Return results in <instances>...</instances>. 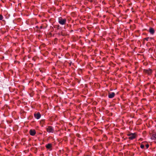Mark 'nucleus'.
I'll return each mask as SVG.
<instances>
[{
	"mask_svg": "<svg viewBox=\"0 0 156 156\" xmlns=\"http://www.w3.org/2000/svg\"><path fill=\"white\" fill-rule=\"evenodd\" d=\"M34 116L37 119H39L41 116V115L39 113L34 114Z\"/></svg>",
	"mask_w": 156,
	"mask_h": 156,
	"instance_id": "5",
	"label": "nucleus"
},
{
	"mask_svg": "<svg viewBox=\"0 0 156 156\" xmlns=\"http://www.w3.org/2000/svg\"><path fill=\"white\" fill-rule=\"evenodd\" d=\"M146 147L147 148L149 147V145L148 144H146Z\"/></svg>",
	"mask_w": 156,
	"mask_h": 156,
	"instance_id": "13",
	"label": "nucleus"
},
{
	"mask_svg": "<svg viewBox=\"0 0 156 156\" xmlns=\"http://www.w3.org/2000/svg\"><path fill=\"white\" fill-rule=\"evenodd\" d=\"M129 139L132 140L136 137V135L135 133H131L129 135Z\"/></svg>",
	"mask_w": 156,
	"mask_h": 156,
	"instance_id": "3",
	"label": "nucleus"
},
{
	"mask_svg": "<svg viewBox=\"0 0 156 156\" xmlns=\"http://www.w3.org/2000/svg\"><path fill=\"white\" fill-rule=\"evenodd\" d=\"M66 21V19H63L62 17H59L58 18V23L61 25L65 24Z\"/></svg>",
	"mask_w": 156,
	"mask_h": 156,
	"instance_id": "1",
	"label": "nucleus"
},
{
	"mask_svg": "<svg viewBox=\"0 0 156 156\" xmlns=\"http://www.w3.org/2000/svg\"><path fill=\"white\" fill-rule=\"evenodd\" d=\"M151 138L154 140H156V133L153 135Z\"/></svg>",
	"mask_w": 156,
	"mask_h": 156,
	"instance_id": "9",
	"label": "nucleus"
},
{
	"mask_svg": "<svg viewBox=\"0 0 156 156\" xmlns=\"http://www.w3.org/2000/svg\"><path fill=\"white\" fill-rule=\"evenodd\" d=\"M52 147V144H48L46 145V147L48 149H50Z\"/></svg>",
	"mask_w": 156,
	"mask_h": 156,
	"instance_id": "10",
	"label": "nucleus"
},
{
	"mask_svg": "<svg viewBox=\"0 0 156 156\" xmlns=\"http://www.w3.org/2000/svg\"><path fill=\"white\" fill-rule=\"evenodd\" d=\"M144 71L148 75H150L152 72L151 70L150 69H149L148 70H144Z\"/></svg>",
	"mask_w": 156,
	"mask_h": 156,
	"instance_id": "7",
	"label": "nucleus"
},
{
	"mask_svg": "<svg viewBox=\"0 0 156 156\" xmlns=\"http://www.w3.org/2000/svg\"><path fill=\"white\" fill-rule=\"evenodd\" d=\"M148 38H145V40H146L147 41H148Z\"/></svg>",
	"mask_w": 156,
	"mask_h": 156,
	"instance_id": "14",
	"label": "nucleus"
},
{
	"mask_svg": "<svg viewBox=\"0 0 156 156\" xmlns=\"http://www.w3.org/2000/svg\"><path fill=\"white\" fill-rule=\"evenodd\" d=\"M144 147V145L143 144H141L140 145V147L141 148H143Z\"/></svg>",
	"mask_w": 156,
	"mask_h": 156,
	"instance_id": "12",
	"label": "nucleus"
},
{
	"mask_svg": "<svg viewBox=\"0 0 156 156\" xmlns=\"http://www.w3.org/2000/svg\"><path fill=\"white\" fill-rule=\"evenodd\" d=\"M149 32L151 34H153L154 32V30L153 28H151L149 29Z\"/></svg>",
	"mask_w": 156,
	"mask_h": 156,
	"instance_id": "8",
	"label": "nucleus"
},
{
	"mask_svg": "<svg viewBox=\"0 0 156 156\" xmlns=\"http://www.w3.org/2000/svg\"><path fill=\"white\" fill-rule=\"evenodd\" d=\"M115 93L114 92H112L111 93H109L108 94V97L109 98H112L115 96Z\"/></svg>",
	"mask_w": 156,
	"mask_h": 156,
	"instance_id": "4",
	"label": "nucleus"
},
{
	"mask_svg": "<svg viewBox=\"0 0 156 156\" xmlns=\"http://www.w3.org/2000/svg\"><path fill=\"white\" fill-rule=\"evenodd\" d=\"M36 133V132L35 130L31 129L30 130V134L32 136H34Z\"/></svg>",
	"mask_w": 156,
	"mask_h": 156,
	"instance_id": "6",
	"label": "nucleus"
},
{
	"mask_svg": "<svg viewBox=\"0 0 156 156\" xmlns=\"http://www.w3.org/2000/svg\"><path fill=\"white\" fill-rule=\"evenodd\" d=\"M3 18V17L2 16V15H0V20H2Z\"/></svg>",
	"mask_w": 156,
	"mask_h": 156,
	"instance_id": "11",
	"label": "nucleus"
},
{
	"mask_svg": "<svg viewBox=\"0 0 156 156\" xmlns=\"http://www.w3.org/2000/svg\"><path fill=\"white\" fill-rule=\"evenodd\" d=\"M47 131L48 133H53L54 132V130L53 128V127L51 126H48L47 128Z\"/></svg>",
	"mask_w": 156,
	"mask_h": 156,
	"instance_id": "2",
	"label": "nucleus"
}]
</instances>
